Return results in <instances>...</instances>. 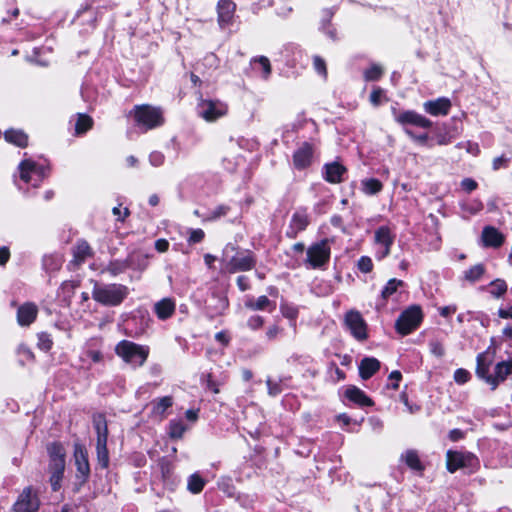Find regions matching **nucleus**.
Here are the masks:
<instances>
[{"label": "nucleus", "mask_w": 512, "mask_h": 512, "mask_svg": "<svg viewBox=\"0 0 512 512\" xmlns=\"http://www.w3.org/2000/svg\"><path fill=\"white\" fill-rule=\"evenodd\" d=\"M128 116L133 119L134 126L143 133L161 127L165 123L162 109L150 104L135 105Z\"/></svg>", "instance_id": "obj_1"}, {"label": "nucleus", "mask_w": 512, "mask_h": 512, "mask_svg": "<svg viewBox=\"0 0 512 512\" xmlns=\"http://www.w3.org/2000/svg\"><path fill=\"white\" fill-rule=\"evenodd\" d=\"M128 286L121 283L99 284L94 281L92 298L102 306H120L129 296Z\"/></svg>", "instance_id": "obj_2"}, {"label": "nucleus", "mask_w": 512, "mask_h": 512, "mask_svg": "<svg viewBox=\"0 0 512 512\" xmlns=\"http://www.w3.org/2000/svg\"><path fill=\"white\" fill-rule=\"evenodd\" d=\"M233 252L226 263V269L229 273L246 272L255 268L257 258L255 253L249 249H241L235 243H228L224 248V254Z\"/></svg>", "instance_id": "obj_3"}, {"label": "nucleus", "mask_w": 512, "mask_h": 512, "mask_svg": "<svg viewBox=\"0 0 512 512\" xmlns=\"http://www.w3.org/2000/svg\"><path fill=\"white\" fill-rule=\"evenodd\" d=\"M49 455V473L52 491L57 492L61 488V481L65 471V450L61 442L55 441L47 447Z\"/></svg>", "instance_id": "obj_4"}, {"label": "nucleus", "mask_w": 512, "mask_h": 512, "mask_svg": "<svg viewBox=\"0 0 512 512\" xmlns=\"http://www.w3.org/2000/svg\"><path fill=\"white\" fill-rule=\"evenodd\" d=\"M197 99L198 115L206 122H216L225 117L229 112V106L226 102L219 99H206L200 89L195 92Z\"/></svg>", "instance_id": "obj_5"}, {"label": "nucleus", "mask_w": 512, "mask_h": 512, "mask_svg": "<svg viewBox=\"0 0 512 512\" xmlns=\"http://www.w3.org/2000/svg\"><path fill=\"white\" fill-rule=\"evenodd\" d=\"M424 320L422 307L413 304L404 309L395 321V330L401 336H407L416 331Z\"/></svg>", "instance_id": "obj_6"}, {"label": "nucleus", "mask_w": 512, "mask_h": 512, "mask_svg": "<svg viewBox=\"0 0 512 512\" xmlns=\"http://www.w3.org/2000/svg\"><path fill=\"white\" fill-rule=\"evenodd\" d=\"M331 259V240L323 238L306 249L305 264L311 269H324Z\"/></svg>", "instance_id": "obj_7"}, {"label": "nucleus", "mask_w": 512, "mask_h": 512, "mask_svg": "<svg viewBox=\"0 0 512 512\" xmlns=\"http://www.w3.org/2000/svg\"><path fill=\"white\" fill-rule=\"evenodd\" d=\"M149 347L129 340L120 341L115 347V353L126 363L141 367L149 356Z\"/></svg>", "instance_id": "obj_8"}, {"label": "nucleus", "mask_w": 512, "mask_h": 512, "mask_svg": "<svg viewBox=\"0 0 512 512\" xmlns=\"http://www.w3.org/2000/svg\"><path fill=\"white\" fill-rule=\"evenodd\" d=\"M469 469V473H475L480 469V460L472 452L448 450L446 452V469L449 473H455L459 469Z\"/></svg>", "instance_id": "obj_9"}, {"label": "nucleus", "mask_w": 512, "mask_h": 512, "mask_svg": "<svg viewBox=\"0 0 512 512\" xmlns=\"http://www.w3.org/2000/svg\"><path fill=\"white\" fill-rule=\"evenodd\" d=\"M392 114L396 123L401 125L404 130L408 127H416L422 129H429L433 123L430 119L426 118L422 114L414 110H402L397 111L395 108L392 109Z\"/></svg>", "instance_id": "obj_10"}, {"label": "nucleus", "mask_w": 512, "mask_h": 512, "mask_svg": "<svg viewBox=\"0 0 512 512\" xmlns=\"http://www.w3.org/2000/svg\"><path fill=\"white\" fill-rule=\"evenodd\" d=\"M75 466H76V480L74 492H79L80 489L88 482L90 477V464L88 460V453L82 447H76L74 452Z\"/></svg>", "instance_id": "obj_11"}, {"label": "nucleus", "mask_w": 512, "mask_h": 512, "mask_svg": "<svg viewBox=\"0 0 512 512\" xmlns=\"http://www.w3.org/2000/svg\"><path fill=\"white\" fill-rule=\"evenodd\" d=\"M344 324L356 340L363 342L368 339V325L359 311H348Z\"/></svg>", "instance_id": "obj_12"}, {"label": "nucleus", "mask_w": 512, "mask_h": 512, "mask_svg": "<svg viewBox=\"0 0 512 512\" xmlns=\"http://www.w3.org/2000/svg\"><path fill=\"white\" fill-rule=\"evenodd\" d=\"M40 499L32 486L25 487L13 505V512H39Z\"/></svg>", "instance_id": "obj_13"}, {"label": "nucleus", "mask_w": 512, "mask_h": 512, "mask_svg": "<svg viewBox=\"0 0 512 512\" xmlns=\"http://www.w3.org/2000/svg\"><path fill=\"white\" fill-rule=\"evenodd\" d=\"M20 179L25 183H29L32 175L37 176L38 181H42L49 176L50 169L48 166L38 164L31 159H24L19 164Z\"/></svg>", "instance_id": "obj_14"}, {"label": "nucleus", "mask_w": 512, "mask_h": 512, "mask_svg": "<svg viewBox=\"0 0 512 512\" xmlns=\"http://www.w3.org/2000/svg\"><path fill=\"white\" fill-rule=\"evenodd\" d=\"M309 225L310 218L307 213V208H300L293 213L288 228L285 231V236L288 239H296Z\"/></svg>", "instance_id": "obj_15"}, {"label": "nucleus", "mask_w": 512, "mask_h": 512, "mask_svg": "<svg viewBox=\"0 0 512 512\" xmlns=\"http://www.w3.org/2000/svg\"><path fill=\"white\" fill-rule=\"evenodd\" d=\"M314 147L309 142H303L293 155V166L296 170L302 171L309 168L313 162Z\"/></svg>", "instance_id": "obj_16"}, {"label": "nucleus", "mask_w": 512, "mask_h": 512, "mask_svg": "<svg viewBox=\"0 0 512 512\" xmlns=\"http://www.w3.org/2000/svg\"><path fill=\"white\" fill-rule=\"evenodd\" d=\"M348 169L338 161L325 163L322 169L323 179L330 184H340L344 181V176Z\"/></svg>", "instance_id": "obj_17"}, {"label": "nucleus", "mask_w": 512, "mask_h": 512, "mask_svg": "<svg viewBox=\"0 0 512 512\" xmlns=\"http://www.w3.org/2000/svg\"><path fill=\"white\" fill-rule=\"evenodd\" d=\"M344 398L360 408L372 407L375 405L374 400L355 385H348L346 387L344 391Z\"/></svg>", "instance_id": "obj_18"}, {"label": "nucleus", "mask_w": 512, "mask_h": 512, "mask_svg": "<svg viewBox=\"0 0 512 512\" xmlns=\"http://www.w3.org/2000/svg\"><path fill=\"white\" fill-rule=\"evenodd\" d=\"M72 255L70 264L80 267L87 259L94 257V251L85 239H79L72 248Z\"/></svg>", "instance_id": "obj_19"}, {"label": "nucleus", "mask_w": 512, "mask_h": 512, "mask_svg": "<svg viewBox=\"0 0 512 512\" xmlns=\"http://www.w3.org/2000/svg\"><path fill=\"white\" fill-rule=\"evenodd\" d=\"M482 246L485 248H499L505 242V235L494 226H485L481 233Z\"/></svg>", "instance_id": "obj_20"}, {"label": "nucleus", "mask_w": 512, "mask_h": 512, "mask_svg": "<svg viewBox=\"0 0 512 512\" xmlns=\"http://www.w3.org/2000/svg\"><path fill=\"white\" fill-rule=\"evenodd\" d=\"M405 286V282L403 280L397 278H391L387 281L378 298V302L376 305L377 310H381L386 307L390 298L395 295L399 288Z\"/></svg>", "instance_id": "obj_21"}, {"label": "nucleus", "mask_w": 512, "mask_h": 512, "mask_svg": "<svg viewBox=\"0 0 512 512\" xmlns=\"http://www.w3.org/2000/svg\"><path fill=\"white\" fill-rule=\"evenodd\" d=\"M451 101L448 98L440 97L435 100L424 102L423 108L425 112L432 116H446L451 109Z\"/></svg>", "instance_id": "obj_22"}, {"label": "nucleus", "mask_w": 512, "mask_h": 512, "mask_svg": "<svg viewBox=\"0 0 512 512\" xmlns=\"http://www.w3.org/2000/svg\"><path fill=\"white\" fill-rule=\"evenodd\" d=\"M381 368V362L375 357H364L359 364L358 371L362 380H369Z\"/></svg>", "instance_id": "obj_23"}, {"label": "nucleus", "mask_w": 512, "mask_h": 512, "mask_svg": "<svg viewBox=\"0 0 512 512\" xmlns=\"http://www.w3.org/2000/svg\"><path fill=\"white\" fill-rule=\"evenodd\" d=\"M510 375H512V359L498 362L495 365L494 374H492V380H490L489 384L494 390L500 382H504Z\"/></svg>", "instance_id": "obj_24"}, {"label": "nucleus", "mask_w": 512, "mask_h": 512, "mask_svg": "<svg viewBox=\"0 0 512 512\" xmlns=\"http://www.w3.org/2000/svg\"><path fill=\"white\" fill-rule=\"evenodd\" d=\"M92 423L97 436L96 443H107L109 430L106 415L104 413L93 414Z\"/></svg>", "instance_id": "obj_25"}, {"label": "nucleus", "mask_w": 512, "mask_h": 512, "mask_svg": "<svg viewBox=\"0 0 512 512\" xmlns=\"http://www.w3.org/2000/svg\"><path fill=\"white\" fill-rule=\"evenodd\" d=\"M38 309L34 303H24L17 310V322L20 326H29L37 318Z\"/></svg>", "instance_id": "obj_26"}, {"label": "nucleus", "mask_w": 512, "mask_h": 512, "mask_svg": "<svg viewBox=\"0 0 512 512\" xmlns=\"http://www.w3.org/2000/svg\"><path fill=\"white\" fill-rule=\"evenodd\" d=\"M176 311L175 300L169 297L163 298L155 303L154 313L159 320L165 321L171 318Z\"/></svg>", "instance_id": "obj_27"}, {"label": "nucleus", "mask_w": 512, "mask_h": 512, "mask_svg": "<svg viewBox=\"0 0 512 512\" xmlns=\"http://www.w3.org/2000/svg\"><path fill=\"white\" fill-rule=\"evenodd\" d=\"M493 358L487 352H481L476 357V375L489 384L492 374L489 373Z\"/></svg>", "instance_id": "obj_28"}, {"label": "nucleus", "mask_w": 512, "mask_h": 512, "mask_svg": "<svg viewBox=\"0 0 512 512\" xmlns=\"http://www.w3.org/2000/svg\"><path fill=\"white\" fill-rule=\"evenodd\" d=\"M132 267V259L128 256L125 259H113L103 268V273H108L111 277H117L125 273Z\"/></svg>", "instance_id": "obj_29"}, {"label": "nucleus", "mask_w": 512, "mask_h": 512, "mask_svg": "<svg viewBox=\"0 0 512 512\" xmlns=\"http://www.w3.org/2000/svg\"><path fill=\"white\" fill-rule=\"evenodd\" d=\"M245 308L251 311H268L272 312L276 308V303L271 301L267 296L261 295L257 299L250 298L244 302Z\"/></svg>", "instance_id": "obj_30"}, {"label": "nucleus", "mask_w": 512, "mask_h": 512, "mask_svg": "<svg viewBox=\"0 0 512 512\" xmlns=\"http://www.w3.org/2000/svg\"><path fill=\"white\" fill-rule=\"evenodd\" d=\"M401 459L405 462L407 467L417 472L419 475H423L425 471V465L422 463L418 451L415 449H408L401 455Z\"/></svg>", "instance_id": "obj_31"}, {"label": "nucleus", "mask_w": 512, "mask_h": 512, "mask_svg": "<svg viewBox=\"0 0 512 512\" xmlns=\"http://www.w3.org/2000/svg\"><path fill=\"white\" fill-rule=\"evenodd\" d=\"M4 139L17 147L26 148L28 146L29 137L19 129H8L4 132Z\"/></svg>", "instance_id": "obj_32"}, {"label": "nucleus", "mask_w": 512, "mask_h": 512, "mask_svg": "<svg viewBox=\"0 0 512 512\" xmlns=\"http://www.w3.org/2000/svg\"><path fill=\"white\" fill-rule=\"evenodd\" d=\"M151 406L152 415L157 416L162 420L166 416V411L173 406V397L164 396L161 398L154 399L151 402Z\"/></svg>", "instance_id": "obj_33"}, {"label": "nucleus", "mask_w": 512, "mask_h": 512, "mask_svg": "<svg viewBox=\"0 0 512 512\" xmlns=\"http://www.w3.org/2000/svg\"><path fill=\"white\" fill-rule=\"evenodd\" d=\"M235 11V5L229 0H220L218 2V21L220 25L228 24Z\"/></svg>", "instance_id": "obj_34"}, {"label": "nucleus", "mask_w": 512, "mask_h": 512, "mask_svg": "<svg viewBox=\"0 0 512 512\" xmlns=\"http://www.w3.org/2000/svg\"><path fill=\"white\" fill-rule=\"evenodd\" d=\"M158 467L164 484H174L173 463L167 457H162L158 460Z\"/></svg>", "instance_id": "obj_35"}, {"label": "nucleus", "mask_w": 512, "mask_h": 512, "mask_svg": "<svg viewBox=\"0 0 512 512\" xmlns=\"http://www.w3.org/2000/svg\"><path fill=\"white\" fill-rule=\"evenodd\" d=\"M481 289L487 290L492 297L499 299L507 293L508 286L505 280L498 278L491 281L488 285L482 286Z\"/></svg>", "instance_id": "obj_36"}, {"label": "nucleus", "mask_w": 512, "mask_h": 512, "mask_svg": "<svg viewBox=\"0 0 512 512\" xmlns=\"http://www.w3.org/2000/svg\"><path fill=\"white\" fill-rule=\"evenodd\" d=\"M375 242L382 246H392L395 240V235L387 225L380 226L375 231Z\"/></svg>", "instance_id": "obj_37"}, {"label": "nucleus", "mask_w": 512, "mask_h": 512, "mask_svg": "<svg viewBox=\"0 0 512 512\" xmlns=\"http://www.w3.org/2000/svg\"><path fill=\"white\" fill-rule=\"evenodd\" d=\"M383 183L377 178H365L361 181L362 192L366 195H376L383 190Z\"/></svg>", "instance_id": "obj_38"}, {"label": "nucleus", "mask_w": 512, "mask_h": 512, "mask_svg": "<svg viewBox=\"0 0 512 512\" xmlns=\"http://www.w3.org/2000/svg\"><path fill=\"white\" fill-rule=\"evenodd\" d=\"M94 121L88 114L79 113L75 123V134L83 135L93 128Z\"/></svg>", "instance_id": "obj_39"}, {"label": "nucleus", "mask_w": 512, "mask_h": 512, "mask_svg": "<svg viewBox=\"0 0 512 512\" xmlns=\"http://www.w3.org/2000/svg\"><path fill=\"white\" fill-rule=\"evenodd\" d=\"M63 260L59 255L49 254L42 259V265L46 272L54 273L61 269Z\"/></svg>", "instance_id": "obj_40"}, {"label": "nucleus", "mask_w": 512, "mask_h": 512, "mask_svg": "<svg viewBox=\"0 0 512 512\" xmlns=\"http://www.w3.org/2000/svg\"><path fill=\"white\" fill-rule=\"evenodd\" d=\"M431 142H433V145L436 144L439 146L448 145L452 142V136L445 125L434 129Z\"/></svg>", "instance_id": "obj_41"}, {"label": "nucleus", "mask_w": 512, "mask_h": 512, "mask_svg": "<svg viewBox=\"0 0 512 512\" xmlns=\"http://www.w3.org/2000/svg\"><path fill=\"white\" fill-rule=\"evenodd\" d=\"M80 280H67L60 286V294L63 295L65 301L70 302L75 294V290L80 286Z\"/></svg>", "instance_id": "obj_42"}, {"label": "nucleus", "mask_w": 512, "mask_h": 512, "mask_svg": "<svg viewBox=\"0 0 512 512\" xmlns=\"http://www.w3.org/2000/svg\"><path fill=\"white\" fill-rule=\"evenodd\" d=\"M205 479L198 473L190 475L188 478L187 489L192 494H199L205 487Z\"/></svg>", "instance_id": "obj_43"}, {"label": "nucleus", "mask_w": 512, "mask_h": 512, "mask_svg": "<svg viewBox=\"0 0 512 512\" xmlns=\"http://www.w3.org/2000/svg\"><path fill=\"white\" fill-rule=\"evenodd\" d=\"M485 271V266L482 263L476 264L464 272V279L470 283H475L483 277Z\"/></svg>", "instance_id": "obj_44"}, {"label": "nucleus", "mask_w": 512, "mask_h": 512, "mask_svg": "<svg viewBox=\"0 0 512 512\" xmlns=\"http://www.w3.org/2000/svg\"><path fill=\"white\" fill-rule=\"evenodd\" d=\"M280 313L281 315L292 321V322H296L298 316H299V309L296 305L292 304V303H288L286 301H283L280 303Z\"/></svg>", "instance_id": "obj_45"}, {"label": "nucleus", "mask_w": 512, "mask_h": 512, "mask_svg": "<svg viewBox=\"0 0 512 512\" xmlns=\"http://www.w3.org/2000/svg\"><path fill=\"white\" fill-rule=\"evenodd\" d=\"M96 455H97L98 465L102 469H107L109 467V463H110L107 443H96Z\"/></svg>", "instance_id": "obj_46"}, {"label": "nucleus", "mask_w": 512, "mask_h": 512, "mask_svg": "<svg viewBox=\"0 0 512 512\" xmlns=\"http://www.w3.org/2000/svg\"><path fill=\"white\" fill-rule=\"evenodd\" d=\"M187 427L181 420H171L168 426V434L171 439H181Z\"/></svg>", "instance_id": "obj_47"}, {"label": "nucleus", "mask_w": 512, "mask_h": 512, "mask_svg": "<svg viewBox=\"0 0 512 512\" xmlns=\"http://www.w3.org/2000/svg\"><path fill=\"white\" fill-rule=\"evenodd\" d=\"M231 210V207L226 204L218 205L214 210H212L207 216H205L202 221L203 222H214L222 217H225Z\"/></svg>", "instance_id": "obj_48"}, {"label": "nucleus", "mask_w": 512, "mask_h": 512, "mask_svg": "<svg viewBox=\"0 0 512 512\" xmlns=\"http://www.w3.org/2000/svg\"><path fill=\"white\" fill-rule=\"evenodd\" d=\"M37 339H38V342H37V347L44 351V352H48L52 349L53 347V339L51 337V335L47 332H40L38 333L37 335Z\"/></svg>", "instance_id": "obj_49"}, {"label": "nucleus", "mask_w": 512, "mask_h": 512, "mask_svg": "<svg viewBox=\"0 0 512 512\" xmlns=\"http://www.w3.org/2000/svg\"><path fill=\"white\" fill-rule=\"evenodd\" d=\"M405 133L406 135L411 139L413 140L414 142H416L417 144L419 145H422V146H429V147H432L433 146V143H429V141H431V137L429 136L428 133H423V134H415L413 131H411L410 129H405Z\"/></svg>", "instance_id": "obj_50"}, {"label": "nucleus", "mask_w": 512, "mask_h": 512, "mask_svg": "<svg viewBox=\"0 0 512 512\" xmlns=\"http://www.w3.org/2000/svg\"><path fill=\"white\" fill-rule=\"evenodd\" d=\"M369 101L374 107H378L383 101H388V98L385 96L384 90L381 87L376 86L370 94Z\"/></svg>", "instance_id": "obj_51"}, {"label": "nucleus", "mask_w": 512, "mask_h": 512, "mask_svg": "<svg viewBox=\"0 0 512 512\" xmlns=\"http://www.w3.org/2000/svg\"><path fill=\"white\" fill-rule=\"evenodd\" d=\"M511 160H512V153L510 156H508L506 154H502L498 157H495L492 161V169L494 171H498L502 168L506 169L509 167Z\"/></svg>", "instance_id": "obj_52"}, {"label": "nucleus", "mask_w": 512, "mask_h": 512, "mask_svg": "<svg viewBox=\"0 0 512 512\" xmlns=\"http://www.w3.org/2000/svg\"><path fill=\"white\" fill-rule=\"evenodd\" d=\"M187 243L189 245H195L201 243L205 239V232L201 228L190 229L188 231Z\"/></svg>", "instance_id": "obj_53"}, {"label": "nucleus", "mask_w": 512, "mask_h": 512, "mask_svg": "<svg viewBox=\"0 0 512 512\" xmlns=\"http://www.w3.org/2000/svg\"><path fill=\"white\" fill-rule=\"evenodd\" d=\"M384 73L382 66H370L364 71V78L366 81H377Z\"/></svg>", "instance_id": "obj_54"}, {"label": "nucleus", "mask_w": 512, "mask_h": 512, "mask_svg": "<svg viewBox=\"0 0 512 512\" xmlns=\"http://www.w3.org/2000/svg\"><path fill=\"white\" fill-rule=\"evenodd\" d=\"M265 324V318L261 315L255 314L248 318L246 325L252 331L260 330Z\"/></svg>", "instance_id": "obj_55"}, {"label": "nucleus", "mask_w": 512, "mask_h": 512, "mask_svg": "<svg viewBox=\"0 0 512 512\" xmlns=\"http://www.w3.org/2000/svg\"><path fill=\"white\" fill-rule=\"evenodd\" d=\"M357 268L362 273H370L374 268L372 259L369 256H361L357 262Z\"/></svg>", "instance_id": "obj_56"}, {"label": "nucleus", "mask_w": 512, "mask_h": 512, "mask_svg": "<svg viewBox=\"0 0 512 512\" xmlns=\"http://www.w3.org/2000/svg\"><path fill=\"white\" fill-rule=\"evenodd\" d=\"M453 378L457 384L463 385L470 381L471 374L468 370L464 368H458L455 370Z\"/></svg>", "instance_id": "obj_57"}, {"label": "nucleus", "mask_w": 512, "mask_h": 512, "mask_svg": "<svg viewBox=\"0 0 512 512\" xmlns=\"http://www.w3.org/2000/svg\"><path fill=\"white\" fill-rule=\"evenodd\" d=\"M402 378V373L399 370L392 371L388 376V380L391 383L387 384V388L398 390Z\"/></svg>", "instance_id": "obj_58"}, {"label": "nucleus", "mask_w": 512, "mask_h": 512, "mask_svg": "<svg viewBox=\"0 0 512 512\" xmlns=\"http://www.w3.org/2000/svg\"><path fill=\"white\" fill-rule=\"evenodd\" d=\"M266 386L268 395L271 397H276L283 391L281 383L272 381L271 379L266 381Z\"/></svg>", "instance_id": "obj_59"}, {"label": "nucleus", "mask_w": 512, "mask_h": 512, "mask_svg": "<svg viewBox=\"0 0 512 512\" xmlns=\"http://www.w3.org/2000/svg\"><path fill=\"white\" fill-rule=\"evenodd\" d=\"M400 401L407 407L409 413L415 414L421 410V406L418 404H411L409 402L408 394L403 391L400 394Z\"/></svg>", "instance_id": "obj_60"}, {"label": "nucleus", "mask_w": 512, "mask_h": 512, "mask_svg": "<svg viewBox=\"0 0 512 512\" xmlns=\"http://www.w3.org/2000/svg\"><path fill=\"white\" fill-rule=\"evenodd\" d=\"M283 332V328H281L277 324L270 325L266 330V339L268 341H274L281 333Z\"/></svg>", "instance_id": "obj_61"}, {"label": "nucleus", "mask_w": 512, "mask_h": 512, "mask_svg": "<svg viewBox=\"0 0 512 512\" xmlns=\"http://www.w3.org/2000/svg\"><path fill=\"white\" fill-rule=\"evenodd\" d=\"M120 207H121V204L114 207L112 209V213L114 216L117 217V221L125 222V220L130 216L131 212H130L129 208H127V207H125L123 210H121Z\"/></svg>", "instance_id": "obj_62"}, {"label": "nucleus", "mask_w": 512, "mask_h": 512, "mask_svg": "<svg viewBox=\"0 0 512 512\" xmlns=\"http://www.w3.org/2000/svg\"><path fill=\"white\" fill-rule=\"evenodd\" d=\"M84 354L91 359L93 363H102L104 361V355L100 350L87 349Z\"/></svg>", "instance_id": "obj_63"}, {"label": "nucleus", "mask_w": 512, "mask_h": 512, "mask_svg": "<svg viewBox=\"0 0 512 512\" xmlns=\"http://www.w3.org/2000/svg\"><path fill=\"white\" fill-rule=\"evenodd\" d=\"M206 388L214 394H218L220 392L219 386L220 384L213 378L212 373H208L206 375Z\"/></svg>", "instance_id": "obj_64"}]
</instances>
